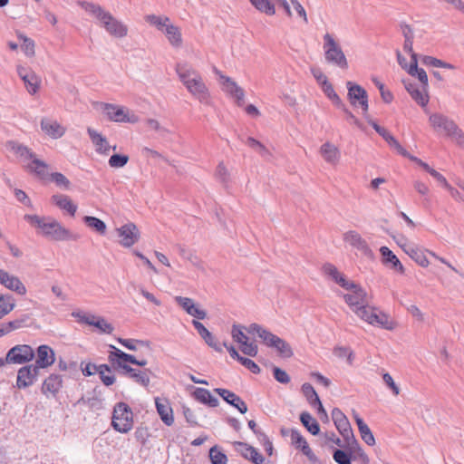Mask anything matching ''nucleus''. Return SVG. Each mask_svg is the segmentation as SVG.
<instances>
[{
	"mask_svg": "<svg viewBox=\"0 0 464 464\" xmlns=\"http://www.w3.org/2000/svg\"><path fill=\"white\" fill-rule=\"evenodd\" d=\"M176 72L187 91L199 102L210 104L211 96L200 73L187 63H178Z\"/></svg>",
	"mask_w": 464,
	"mask_h": 464,
	"instance_id": "nucleus-1",
	"label": "nucleus"
},
{
	"mask_svg": "<svg viewBox=\"0 0 464 464\" xmlns=\"http://www.w3.org/2000/svg\"><path fill=\"white\" fill-rule=\"evenodd\" d=\"M79 5L88 14L95 18L99 25L111 36L123 38L128 34V26L101 5L90 2H81Z\"/></svg>",
	"mask_w": 464,
	"mask_h": 464,
	"instance_id": "nucleus-2",
	"label": "nucleus"
},
{
	"mask_svg": "<svg viewBox=\"0 0 464 464\" xmlns=\"http://www.w3.org/2000/svg\"><path fill=\"white\" fill-rule=\"evenodd\" d=\"M343 288L347 291L343 295L345 303L353 309L362 319H379L378 312L375 308L366 305V292L362 287L353 281L348 283Z\"/></svg>",
	"mask_w": 464,
	"mask_h": 464,
	"instance_id": "nucleus-3",
	"label": "nucleus"
},
{
	"mask_svg": "<svg viewBox=\"0 0 464 464\" xmlns=\"http://www.w3.org/2000/svg\"><path fill=\"white\" fill-rule=\"evenodd\" d=\"M248 333L257 335L264 344L275 348L283 358H291L294 355L291 345L284 339L265 329L262 325L253 323L248 326Z\"/></svg>",
	"mask_w": 464,
	"mask_h": 464,
	"instance_id": "nucleus-4",
	"label": "nucleus"
},
{
	"mask_svg": "<svg viewBox=\"0 0 464 464\" xmlns=\"http://www.w3.org/2000/svg\"><path fill=\"white\" fill-rule=\"evenodd\" d=\"M429 123L435 131L443 132L464 148V132L454 121L440 113H432L429 117Z\"/></svg>",
	"mask_w": 464,
	"mask_h": 464,
	"instance_id": "nucleus-5",
	"label": "nucleus"
},
{
	"mask_svg": "<svg viewBox=\"0 0 464 464\" xmlns=\"http://www.w3.org/2000/svg\"><path fill=\"white\" fill-rule=\"evenodd\" d=\"M402 239L404 240V243L401 245V248L420 266L426 268L430 266L427 255H430L442 264L448 266L450 269L455 270V268L445 258L439 256L436 253L421 246L410 244L407 242L406 238Z\"/></svg>",
	"mask_w": 464,
	"mask_h": 464,
	"instance_id": "nucleus-6",
	"label": "nucleus"
},
{
	"mask_svg": "<svg viewBox=\"0 0 464 464\" xmlns=\"http://www.w3.org/2000/svg\"><path fill=\"white\" fill-rule=\"evenodd\" d=\"M111 426L120 433H128L133 427V412L125 402L115 404L112 412Z\"/></svg>",
	"mask_w": 464,
	"mask_h": 464,
	"instance_id": "nucleus-7",
	"label": "nucleus"
},
{
	"mask_svg": "<svg viewBox=\"0 0 464 464\" xmlns=\"http://www.w3.org/2000/svg\"><path fill=\"white\" fill-rule=\"evenodd\" d=\"M324 51L325 60L333 64H335L341 69L348 68V62L339 44L335 41L334 36L330 34L324 35Z\"/></svg>",
	"mask_w": 464,
	"mask_h": 464,
	"instance_id": "nucleus-8",
	"label": "nucleus"
},
{
	"mask_svg": "<svg viewBox=\"0 0 464 464\" xmlns=\"http://www.w3.org/2000/svg\"><path fill=\"white\" fill-rule=\"evenodd\" d=\"M31 226L37 228V234L49 239H58V222L50 217L26 214L24 217Z\"/></svg>",
	"mask_w": 464,
	"mask_h": 464,
	"instance_id": "nucleus-9",
	"label": "nucleus"
},
{
	"mask_svg": "<svg viewBox=\"0 0 464 464\" xmlns=\"http://www.w3.org/2000/svg\"><path fill=\"white\" fill-rule=\"evenodd\" d=\"M102 109L106 117L111 121L129 123H136L139 121V117L123 106L103 103Z\"/></svg>",
	"mask_w": 464,
	"mask_h": 464,
	"instance_id": "nucleus-10",
	"label": "nucleus"
},
{
	"mask_svg": "<svg viewBox=\"0 0 464 464\" xmlns=\"http://www.w3.org/2000/svg\"><path fill=\"white\" fill-rule=\"evenodd\" d=\"M332 420L336 430L339 431L345 443L357 444V440L353 434V430L348 418L339 409L334 408L332 411Z\"/></svg>",
	"mask_w": 464,
	"mask_h": 464,
	"instance_id": "nucleus-11",
	"label": "nucleus"
},
{
	"mask_svg": "<svg viewBox=\"0 0 464 464\" xmlns=\"http://www.w3.org/2000/svg\"><path fill=\"white\" fill-rule=\"evenodd\" d=\"M219 76V83L222 91L232 98L237 106H242L245 101V92L232 78L225 76L220 72H217Z\"/></svg>",
	"mask_w": 464,
	"mask_h": 464,
	"instance_id": "nucleus-12",
	"label": "nucleus"
},
{
	"mask_svg": "<svg viewBox=\"0 0 464 464\" xmlns=\"http://www.w3.org/2000/svg\"><path fill=\"white\" fill-rule=\"evenodd\" d=\"M348 88V99L353 106L361 107L362 114L365 118L368 115L369 104L368 95L366 91L358 84L353 83L352 82H347Z\"/></svg>",
	"mask_w": 464,
	"mask_h": 464,
	"instance_id": "nucleus-13",
	"label": "nucleus"
},
{
	"mask_svg": "<svg viewBox=\"0 0 464 464\" xmlns=\"http://www.w3.org/2000/svg\"><path fill=\"white\" fill-rule=\"evenodd\" d=\"M35 357V352L28 344H16L7 352L6 362H12L14 364H24L33 361Z\"/></svg>",
	"mask_w": 464,
	"mask_h": 464,
	"instance_id": "nucleus-14",
	"label": "nucleus"
},
{
	"mask_svg": "<svg viewBox=\"0 0 464 464\" xmlns=\"http://www.w3.org/2000/svg\"><path fill=\"white\" fill-rule=\"evenodd\" d=\"M39 374L38 367L34 364H26L21 367L17 372L16 387L25 389L34 383Z\"/></svg>",
	"mask_w": 464,
	"mask_h": 464,
	"instance_id": "nucleus-15",
	"label": "nucleus"
},
{
	"mask_svg": "<svg viewBox=\"0 0 464 464\" xmlns=\"http://www.w3.org/2000/svg\"><path fill=\"white\" fill-rule=\"evenodd\" d=\"M399 64L411 76L417 77L421 85L429 86L428 75L422 68H418L417 55L412 54L410 63H403L402 55L397 53Z\"/></svg>",
	"mask_w": 464,
	"mask_h": 464,
	"instance_id": "nucleus-16",
	"label": "nucleus"
},
{
	"mask_svg": "<svg viewBox=\"0 0 464 464\" xmlns=\"http://www.w3.org/2000/svg\"><path fill=\"white\" fill-rule=\"evenodd\" d=\"M117 233L121 246H132L140 238V231L134 223L129 222L117 228Z\"/></svg>",
	"mask_w": 464,
	"mask_h": 464,
	"instance_id": "nucleus-17",
	"label": "nucleus"
},
{
	"mask_svg": "<svg viewBox=\"0 0 464 464\" xmlns=\"http://www.w3.org/2000/svg\"><path fill=\"white\" fill-rule=\"evenodd\" d=\"M233 445L244 459L251 461L253 464H267L266 458L253 446L241 441H235Z\"/></svg>",
	"mask_w": 464,
	"mask_h": 464,
	"instance_id": "nucleus-18",
	"label": "nucleus"
},
{
	"mask_svg": "<svg viewBox=\"0 0 464 464\" xmlns=\"http://www.w3.org/2000/svg\"><path fill=\"white\" fill-rule=\"evenodd\" d=\"M343 240L345 244H348L350 246L357 249L365 256L370 255L372 252L366 240L355 230L346 231L343 235Z\"/></svg>",
	"mask_w": 464,
	"mask_h": 464,
	"instance_id": "nucleus-19",
	"label": "nucleus"
},
{
	"mask_svg": "<svg viewBox=\"0 0 464 464\" xmlns=\"http://www.w3.org/2000/svg\"><path fill=\"white\" fill-rule=\"evenodd\" d=\"M27 169L31 173L35 174L43 180H51L58 184V172H48V165L37 158H34L33 161L27 165Z\"/></svg>",
	"mask_w": 464,
	"mask_h": 464,
	"instance_id": "nucleus-20",
	"label": "nucleus"
},
{
	"mask_svg": "<svg viewBox=\"0 0 464 464\" xmlns=\"http://www.w3.org/2000/svg\"><path fill=\"white\" fill-rule=\"evenodd\" d=\"M90 140L95 148V151L101 155H109L111 149L116 150V146L111 147L109 141L105 136L96 130L89 127L87 129Z\"/></svg>",
	"mask_w": 464,
	"mask_h": 464,
	"instance_id": "nucleus-21",
	"label": "nucleus"
},
{
	"mask_svg": "<svg viewBox=\"0 0 464 464\" xmlns=\"http://www.w3.org/2000/svg\"><path fill=\"white\" fill-rule=\"evenodd\" d=\"M35 352V363L34 366L38 369H45L53 364L55 362L54 351L46 344H41L37 347Z\"/></svg>",
	"mask_w": 464,
	"mask_h": 464,
	"instance_id": "nucleus-22",
	"label": "nucleus"
},
{
	"mask_svg": "<svg viewBox=\"0 0 464 464\" xmlns=\"http://www.w3.org/2000/svg\"><path fill=\"white\" fill-rule=\"evenodd\" d=\"M19 77L23 80L27 92L34 94L39 89L40 81L37 75L28 67L18 65L16 68Z\"/></svg>",
	"mask_w": 464,
	"mask_h": 464,
	"instance_id": "nucleus-23",
	"label": "nucleus"
},
{
	"mask_svg": "<svg viewBox=\"0 0 464 464\" xmlns=\"http://www.w3.org/2000/svg\"><path fill=\"white\" fill-rule=\"evenodd\" d=\"M175 301L188 315L196 319H204L207 316L201 306L191 298L176 296Z\"/></svg>",
	"mask_w": 464,
	"mask_h": 464,
	"instance_id": "nucleus-24",
	"label": "nucleus"
},
{
	"mask_svg": "<svg viewBox=\"0 0 464 464\" xmlns=\"http://www.w3.org/2000/svg\"><path fill=\"white\" fill-rule=\"evenodd\" d=\"M368 123L381 135L385 141L397 152L402 156H408L407 150L399 143V141L383 127L380 126L376 121L372 120L370 116L365 118Z\"/></svg>",
	"mask_w": 464,
	"mask_h": 464,
	"instance_id": "nucleus-25",
	"label": "nucleus"
},
{
	"mask_svg": "<svg viewBox=\"0 0 464 464\" xmlns=\"http://www.w3.org/2000/svg\"><path fill=\"white\" fill-rule=\"evenodd\" d=\"M214 392L227 404L236 408L240 413L245 414L247 411L246 403L235 392L224 388H216Z\"/></svg>",
	"mask_w": 464,
	"mask_h": 464,
	"instance_id": "nucleus-26",
	"label": "nucleus"
},
{
	"mask_svg": "<svg viewBox=\"0 0 464 464\" xmlns=\"http://www.w3.org/2000/svg\"><path fill=\"white\" fill-rule=\"evenodd\" d=\"M405 88L411 98L421 107H426L430 101L428 88L429 86H417L415 83L404 82Z\"/></svg>",
	"mask_w": 464,
	"mask_h": 464,
	"instance_id": "nucleus-27",
	"label": "nucleus"
},
{
	"mask_svg": "<svg viewBox=\"0 0 464 464\" xmlns=\"http://www.w3.org/2000/svg\"><path fill=\"white\" fill-rule=\"evenodd\" d=\"M323 160L332 166H337L341 160V150L333 142L326 141L319 149Z\"/></svg>",
	"mask_w": 464,
	"mask_h": 464,
	"instance_id": "nucleus-28",
	"label": "nucleus"
},
{
	"mask_svg": "<svg viewBox=\"0 0 464 464\" xmlns=\"http://www.w3.org/2000/svg\"><path fill=\"white\" fill-rule=\"evenodd\" d=\"M276 2L284 9L287 17H294V10L297 17L302 19L304 23L308 22L305 10L297 0H290V3L287 0H276Z\"/></svg>",
	"mask_w": 464,
	"mask_h": 464,
	"instance_id": "nucleus-29",
	"label": "nucleus"
},
{
	"mask_svg": "<svg viewBox=\"0 0 464 464\" xmlns=\"http://www.w3.org/2000/svg\"><path fill=\"white\" fill-rule=\"evenodd\" d=\"M155 406L158 414L160 415L163 423L167 426H171L174 423L173 410L167 398H155Z\"/></svg>",
	"mask_w": 464,
	"mask_h": 464,
	"instance_id": "nucleus-30",
	"label": "nucleus"
},
{
	"mask_svg": "<svg viewBox=\"0 0 464 464\" xmlns=\"http://www.w3.org/2000/svg\"><path fill=\"white\" fill-rule=\"evenodd\" d=\"M0 283L6 288L16 292L19 295H24L26 293V288L20 279L3 269L0 272Z\"/></svg>",
	"mask_w": 464,
	"mask_h": 464,
	"instance_id": "nucleus-31",
	"label": "nucleus"
},
{
	"mask_svg": "<svg viewBox=\"0 0 464 464\" xmlns=\"http://www.w3.org/2000/svg\"><path fill=\"white\" fill-rule=\"evenodd\" d=\"M322 271L324 276L334 281L337 285H339L342 288L345 285H349L348 283L351 281L348 279L344 274L340 272L338 268L331 264L326 263L323 266Z\"/></svg>",
	"mask_w": 464,
	"mask_h": 464,
	"instance_id": "nucleus-32",
	"label": "nucleus"
},
{
	"mask_svg": "<svg viewBox=\"0 0 464 464\" xmlns=\"http://www.w3.org/2000/svg\"><path fill=\"white\" fill-rule=\"evenodd\" d=\"M112 351L109 354V361L112 364H117L120 367V363H131L136 362V357L132 354H129L121 351V349L111 345Z\"/></svg>",
	"mask_w": 464,
	"mask_h": 464,
	"instance_id": "nucleus-33",
	"label": "nucleus"
},
{
	"mask_svg": "<svg viewBox=\"0 0 464 464\" xmlns=\"http://www.w3.org/2000/svg\"><path fill=\"white\" fill-rule=\"evenodd\" d=\"M329 448H333V459L337 464H352L353 455L350 446L344 445L343 448H334L332 445H328Z\"/></svg>",
	"mask_w": 464,
	"mask_h": 464,
	"instance_id": "nucleus-34",
	"label": "nucleus"
},
{
	"mask_svg": "<svg viewBox=\"0 0 464 464\" xmlns=\"http://www.w3.org/2000/svg\"><path fill=\"white\" fill-rule=\"evenodd\" d=\"M192 395L198 401L209 407L215 408L219 404L218 400L208 389L196 388Z\"/></svg>",
	"mask_w": 464,
	"mask_h": 464,
	"instance_id": "nucleus-35",
	"label": "nucleus"
},
{
	"mask_svg": "<svg viewBox=\"0 0 464 464\" xmlns=\"http://www.w3.org/2000/svg\"><path fill=\"white\" fill-rule=\"evenodd\" d=\"M302 392L304 396L306 398L309 404L313 407L320 406V411H324V406L322 404V401L315 392L314 388L312 386L309 382H304L302 385Z\"/></svg>",
	"mask_w": 464,
	"mask_h": 464,
	"instance_id": "nucleus-36",
	"label": "nucleus"
},
{
	"mask_svg": "<svg viewBox=\"0 0 464 464\" xmlns=\"http://www.w3.org/2000/svg\"><path fill=\"white\" fill-rule=\"evenodd\" d=\"M56 380H58V373L53 372L43 382L42 392L46 395V397L49 398L52 396L53 398H57L58 382H55Z\"/></svg>",
	"mask_w": 464,
	"mask_h": 464,
	"instance_id": "nucleus-37",
	"label": "nucleus"
},
{
	"mask_svg": "<svg viewBox=\"0 0 464 464\" xmlns=\"http://www.w3.org/2000/svg\"><path fill=\"white\" fill-rule=\"evenodd\" d=\"M300 421L304 427L314 436L320 433V425L317 420L308 412L303 411L300 414Z\"/></svg>",
	"mask_w": 464,
	"mask_h": 464,
	"instance_id": "nucleus-38",
	"label": "nucleus"
},
{
	"mask_svg": "<svg viewBox=\"0 0 464 464\" xmlns=\"http://www.w3.org/2000/svg\"><path fill=\"white\" fill-rule=\"evenodd\" d=\"M380 252L382 256L383 263H390L392 265V267L398 269L400 273L404 272V267L401 265L399 258L389 249L387 246H382L380 248Z\"/></svg>",
	"mask_w": 464,
	"mask_h": 464,
	"instance_id": "nucleus-39",
	"label": "nucleus"
},
{
	"mask_svg": "<svg viewBox=\"0 0 464 464\" xmlns=\"http://www.w3.org/2000/svg\"><path fill=\"white\" fill-rule=\"evenodd\" d=\"M163 32L171 45L175 47H179L181 45L182 37L179 27L170 23Z\"/></svg>",
	"mask_w": 464,
	"mask_h": 464,
	"instance_id": "nucleus-40",
	"label": "nucleus"
},
{
	"mask_svg": "<svg viewBox=\"0 0 464 464\" xmlns=\"http://www.w3.org/2000/svg\"><path fill=\"white\" fill-rule=\"evenodd\" d=\"M249 2L260 13L269 16L276 14V6L270 0H249Z\"/></svg>",
	"mask_w": 464,
	"mask_h": 464,
	"instance_id": "nucleus-41",
	"label": "nucleus"
},
{
	"mask_svg": "<svg viewBox=\"0 0 464 464\" xmlns=\"http://www.w3.org/2000/svg\"><path fill=\"white\" fill-rule=\"evenodd\" d=\"M245 332L250 334L248 333V327L240 324H234L231 329V336L233 341L242 344L245 341L249 340V337L246 335Z\"/></svg>",
	"mask_w": 464,
	"mask_h": 464,
	"instance_id": "nucleus-42",
	"label": "nucleus"
},
{
	"mask_svg": "<svg viewBox=\"0 0 464 464\" xmlns=\"http://www.w3.org/2000/svg\"><path fill=\"white\" fill-rule=\"evenodd\" d=\"M83 222L90 229L101 235H104L106 232V224L98 218L85 216L83 218Z\"/></svg>",
	"mask_w": 464,
	"mask_h": 464,
	"instance_id": "nucleus-43",
	"label": "nucleus"
},
{
	"mask_svg": "<svg viewBox=\"0 0 464 464\" xmlns=\"http://www.w3.org/2000/svg\"><path fill=\"white\" fill-rule=\"evenodd\" d=\"M144 19L148 24L155 26L158 30L162 32L170 24L169 18L164 15L148 14Z\"/></svg>",
	"mask_w": 464,
	"mask_h": 464,
	"instance_id": "nucleus-44",
	"label": "nucleus"
},
{
	"mask_svg": "<svg viewBox=\"0 0 464 464\" xmlns=\"http://www.w3.org/2000/svg\"><path fill=\"white\" fill-rule=\"evenodd\" d=\"M346 446H350L352 450L353 461L359 460L362 464H370V459L368 455L364 452L359 442L357 444L353 443H345Z\"/></svg>",
	"mask_w": 464,
	"mask_h": 464,
	"instance_id": "nucleus-45",
	"label": "nucleus"
},
{
	"mask_svg": "<svg viewBox=\"0 0 464 464\" xmlns=\"http://www.w3.org/2000/svg\"><path fill=\"white\" fill-rule=\"evenodd\" d=\"M117 342L130 351H136L137 345L144 346L147 348L150 347V342L148 340L118 338Z\"/></svg>",
	"mask_w": 464,
	"mask_h": 464,
	"instance_id": "nucleus-46",
	"label": "nucleus"
},
{
	"mask_svg": "<svg viewBox=\"0 0 464 464\" xmlns=\"http://www.w3.org/2000/svg\"><path fill=\"white\" fill-rule=\"evenodd\" d=\"M14 307V298L10 295H0V318L8 314Z\"/></svg>",
	"mask_w": 464,
	"mask_h": 464,
	"instance_id": "nucleus-47",
	"label": "nucleus"
},
{
	"mask_svg": "<svg viewBox=\"0 0 464 464\" xmlns=\"http://www.w3.org/2000/svg\"><path fill=\"white\" fill-rule=\"evenodd\" d=\"M41 129L44 133L53 138L58 137V123L55 121H52L48 118L42 119Z\"/></svg>",
	"mask_w": 464,
	"mask_h": 464,
	"instance_id": "nucleus-48",
	"label": "nucleus"
},
{
	"mask_svg": "<svg viewBox=\"0 0 464 464\" xmlns=\"http://www.w3.org/2000/svg\"><path fill=\"white\" fill-rule=\"evenodd\" d=\"M324 94L332 101V102L337 107H343V102H342L339 95L335 92L332 83L329 82L321 86Z\"/></svg>",
	"mask_w": 464,
	"mask_h": 464,
	"instance_id": "nucleus-49",
	"label": "nucleus"
},
{
	"mask_svg": "<svg viewBox=\"0 0 464 464\" xmlns=\"http://www.w3.org/2000/svg\"><path fill=\"white\" fill-rule=\"evenodd\" d=\"M333 353L340 358H346L349 365L353 364L354 359V353L350 347L347 346H335L333 350Z\"/></svg>",
	"mask_w": 464,
	"mask_h": 464,
	"instance_id": "nucleus-50",
	"label": "nucleus"
},
{
	"mask_svg": "<svg viewBox=\"0 0 464 464\" xmlns=\"http://www.w3.org/2000/svg\"><path fill=\"white\" fill-rule=\"evenodd\" d=\"M209 459L212 464H227V455L217 445L210 448Z\"/></svg>",
	"mask_w": 464,
	"mask_h": 464,
	"instance_id": "nucleus-51",
	"label": "nucleus"
},
{
	"mask_svg": "<svg viewBox=\"0 0 464 464\" xmlns=\"http://www.w3.org/2000/svg\"><path fill=\"white\" fill-rule=\"evenodd\" d=\"M422 63L425 65L431 66V67H440V68H445V69H449V70L455 69V66L453 64L443 62V61L437 59L435 57H432V56H424L422 58Z\"/></svg>",
	"mask_w": 464,
	"mask_h": 464,
	"instance_id": "nucleus-52",
	"label": "nucleus"
},
{
	"mask_svg": "<svg viewBox=\"0 0 464 464\" xmlns=\"http://www.w3.org/2000/svg\"><path fill=\"white\" fill-rule=\"evenodd\" d=\"M129 156L125 154H113L109 159V166L113 169H121L129 162Z\"/></svg>",
	"mask_w": 464,
	"mask_h": 464,
	"instance_id": "nucleus-53",
	"label": "nucleus"
},
{
	"mask_svg": "<svg viewBox=\"0 0 464 464\" xmlns=\"http://www.w3.org/2000/svg\"><path fill=\"white\" fill-rule=\"evenodd\" d=\"M60 208L66 211L71 217H74L77 211V205L69 197H60Z\"/></svg>",
	"mask_w": 464,
	"mask_h": 464,
	"instance_id": "nucleus-54",
	"label": "nucleus"
},
{
	"mask_svg": "<svg viewBox=\"0 0 464 464\" xmlns=\"http://www.w3.org/2000/svg\"><path fill=\"white\" fill-rule=\"evenodd\" d=\"M86 324L88 326H93L99 329L100 333L111 334L113 331V326L108 321H80Z\"/></svg>",
	"mask_w": 464,
	"mask_h": 464,
	"instance_id": "nucleus-55",
	"label": "nucleus"
},
{
	"mask_svg": "<svg viewBox=\"0 0 464 464\" xmlns=\"http://www.w3.org/2000/svg\"><path fill=\"white\" fill-rule=\"evenodd\" d=\"M17 36L23 41L21 48L25 55L29 57L34 55V42L22 34H19Z\"/></svg>",
	"mask_w": 464,
	"mask_h": 464,
	"instance_id": "nucleus-56",
	"label": "nucleus"
},
{
	"mask_svg": "<svg viewBox=\"0 0 464 464\" xmlns=\"http://www.w3.org/2000/svg\"><path fill=\"white\" fill-rule=\"evenodd\" d=\"M291 440L292 444L301 450L302 449H304V446H309L306 440L296 429H291Z\"/></svg>",
	"mask_w": 464,
	"mask_h": 464,
	"instance_id": "nucleus-57",
	"label": "nucleus"
},
{
	"mask_svg": "<svg viewBox=\"0 0 464 464\" xmlns=\"http://www.w3.org/2000/svg\"><path fill=\"white\" fill-rule=\"evenodd\" d=\"M241 352L250 357H256L258 353L257 344L255 342L245 341L240 347Z\"/></svg>",
	"mask_w": 464,
	"mask_h": 464,
	"instance_id": "nucleus-58",
	"label": "nucleus"
},
{
	"mask_svg": "<svg viewBox=\"0 0 464 464\" xmlns=\"http://www.w3.org/2000/svg\"><path fill=\"white\" fill-rule=\"evenodd\" d=\"M215 175L222 183H227L230 179L229 170L223 162L217 166Z\"/></svg>",
	"mask_w": 464,
	"mask_h": 464,
	"instance_id": "nucleus-59",
	"label": "nucleus"
},
{
	"mask_svg": "<svg viewBox=\"0 0 464 464\" xmlns=\"http://www.w3.org/2000/svg\"><path fill=\"white\" fill-rule=\"evenodd\" d=\"M202 339L205 341V343L209 347L214 349L216 352H218V353L223 352V343H221L220 342H218V339L216 338V336L213 335L212 333H210V332L208 333V334L206 336H204Z\"/></svg>",
	"mask_w": 464,
	"mask_h": 464,
	"instance_id": "nucleus-60",
	"label": "nucleus"
},
{
	"mask_svg": "<svg viewBox=\"0 0 464 464\" xmlns=\"http://www.w3.org/2000/svg\"><path fill=\"white\" fill-rule=\"evenodd\" d=\"M148 372H150V371L148 369L144 371L137 370L134 376L132 377V380L144 387H148L150 381Z\"/></svg>",
	"mask_w": 464,
	"mask_h": 464,
	"instance_id": "nucleus-61",
	"label": "nucleus"
},
{
	"mask_svg": "<svg viewBox=\"0 0 464 464\" xmlns=\"http://www.w3.org/2000/svg\"><path fill=\"white\" fill-rule=\"evenodd\" d=\"M273 376L276 380V382L282 384H287L290 382L291 380L288 373L285 370L277 366L273 367Z\"/></svg>",
	"mask_w": 464,
	"mask_h": 464,
	"instance_id": "nucleus-62",
	"label": "nucleus"
},
{
	"mask_svg": "<svg viewBox=\"0 0 464 464\" xmlns=\"http://www.w3.org/2000/svg\"><path fill=\"white\" fill-rule=\"evenodd\" d=\"M14 152L24 160H31L33 161L34 158H36L35 154L27 146L19 144L14 148Z\"/></svg>",
	"mask_w": 464,
	"mask_h": 464,
	"instance_id": "nucleus-63",
	"label": "nucleus"
},
{
	"mask_svg": "<svg viewBox=\"0 0 464 464\" xmlns=\"http://www.w3.org/2000/svg\"><path fill=\"white\" fill-rule=\"evenodd\" d=\"M134 437L142 446L146 445L150 437L149 429L147 427H138L134 432Z\"/></svg>",
	"mask_w": 464,
	"mask_h": 464,
	"instance_id": "nucleus-64",
	"label": "nucleus"
}]
</instances>
